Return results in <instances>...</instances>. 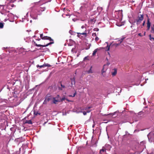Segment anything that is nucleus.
<instances>
[{
  "label": "nucleus",
  "mask_w": 154,
  "mask_h": 154,
  "mask_svg": "<svg viewBox=\"0 0 154 154\" xmlns=\"http://www.w3.org/2000/svg\"><path fill=\"white\" fill-rule=\"evenodd\" d=\"M45 10V7L42 8L40 6H35L34 7L31 11L30 16L34 19H37L38 15L41 14L42 11Z\"/></svg>",
  "instance_id": "f257e3e1"
},
{
  "label": "nucleus",
  "mask_w": 154,
  "mask_h": 154,
  "mask_svg": "<svg viewBox=\"0 0 154 154\" xmlns=\"http://www.w3.org/2000/svg\"><path fill=\"white\" fill-rule=\"evenodd\" d=\"M144 19V15L143 14H138L134 20L130 21V23L132 25H134L136 23L137 26H139Z\"/></svg>",
  "instance_id": "f03ea898"
},
{
  "label": "nucleus",
  "mask_w": 154,
  "mask_h": 154,
  "mask_svg": "<svg viewBox=\"0 0 154 154\" xmlns=\"http://www.w3.org/2000/svg\"><path fill=\"white\" fill-rule=\"evenodd\" d=\"M40 37L42 39L48 40L50 41H51V42L46 45H38L35 42H34L35 46L37 47H45L48 46V45H50L54 43L53 39H52L50 37H48L47 36H45L43 37V34H40Z\"/></svg>",
  "instance_id": "7ed1b4c3"
},
{
  "label": "nucleus",
  "mask_w": 154,
  "mask_h": 154,
  "mask_svg": "<svg viewBox=\"0 0 154 154\" xmlns=\"http://www.w3.org/2000/svg\"><path fill=\"white\" fill-rule=\"evenodd\" d=\"M15 0H11L7 5V8L9 9H11L12 8L15 7V5L13 3Z\"/></svg>",
  "instance_id": "20e7f679"
},
{
  "label": "nucleus",
  "mask_w": 154,
  "mask_h": 154,
  "mask_svg": "<svg viewBox=\"0 0 154 154\" xmlns=\"http://www.w3.org/2000/svg\"><path fill=\"white\" fill-rule=\"evenodd\" d=\"M60 97L59 95H57L55 97H53V103L54 104L57 103L58 102L60 101Z\"/></svg>",
  "instance_id": "39448f33"
},
{
  "label": "nucleus",
  "mask_w": 154,
  "mask_h": 154,
  "mask_svg": "<svg viewBox=\"0 0 154 154\" xmlns=\"http://www.w3.org/2000/svg\"><path fill=\"white\" fill-rule=\"evenodd\" d=\"M154 131L151 132L147 135V137L149 140L151 139H152L154 137Z\"/></svg>",
  "instance_id": "423d86ee"
},
{
  "label": "nucleus",
  "mask_w": 154,
  "mask_h": 154,
  "mask_svg": "<svg viewBox=\"0 0 154 154\" xmlns=\"http://www.w3.org/2000/svg\"><path fill=\"white\" fill-rule=\"evenodd\" d=\"M125 38V37L123 36L121 39H120L118 41L119 42V43L116 44V45H119L120 44H121L122 42L123 41V40Z\"/></svg>",
  "instance_id": "0eeeda50"
},
{
  "label": "nucleus",
  "mask_w": 154,
  "mask_h": 154,
  "mask_svg": "<svg viewBox=\"0 0 154 154\" xmlns=\"http://www.w3.org/2000/svg\"><path fill=\"white\" fill-rule=\"evenodd\" d=\"M150 20L149 18H148L147 20V26L150 27L151 25V23L150 21Z\"/></svg>",
  "instance_id": "6e6552de"
},
{
  "label": "nucleus",
  "mask_w": 154,
  "mask_h": 154,
  "mask_svg": "<svg viewBox=\"0 0 154 154\" xmlns=\"http://www.w3.org/2000/svg\"><path fill=\"white\" fill-rule=\"evenodd\" d=\"M145 20L143 21V22L142 23V25H140L139 26H138L137 28L138 29L139 27H140V26H141V28H142L143 26H144L145 25Z\"/></svg>",
  "instance_id": "1a4fd4ad"
},
{
  "label": "nucleus",
  "mask_w": 154,
  "mask_h": 154,
  "mask_svg": "<svg viewBox=\"0 0 154 154\" xmlns=\"http://www.w3.org/2000/svg\"><path fill=\"white\" fill-rule=\"evenodd\" d=\"M91 108V107L90 106L88 108H86L85 109V110H86V112L87 113H89L91 112V110H88V109H90Z\"/></svg>",
  "instance_id": "9d476101"
},
{
  "label": "nucleus",
  "mask_w": 154,
  "mask_h": 154,
  "mask_svg": "<svg viewBox=\"0 0 154 154\" xmlns=\"http://www.w3.org/2000/svg\"><path fill=\"white\" fill-rule=\"evenodd\" d=\"M117 73V69H114V71L112 72V75L113 76L115 75Z\"/></svg>",
  "instance_id": "9b49d317"
},
{
  "label": "nucleus",
  "mask_w": 154,
  "mask_h": 154,
  "mask_svg": "<svg viewBox=\"0 0 154 154\" xmlns=\"http://www.w3.org/2000/svg\"><path fill=\"white\" fill-rule=\"evenodd\" d=\"M26 123H27L29 124H32V121L31 120H27L25 122Z\"/></svg>",
  "instance_id": "f8f14e48"
},
{
  "label": "nucleus",
  "mask_w": 154,
  "mask_h": 154,
  "mask_svg": "<svg viewBox=\"0 0 154 154\" xmlns=\"http://www.w3.org/2000/svg\"><path fill=\"white\" fill-rule=\"evenodd\" d=\"M98 50V49L97 48L95 49L94 50V51H93V54H92V55L94 56L96 54V52H97V50Z\"/></svg>",
  "instance_id": "ddd939ff"
},
{
  "label": "nucleus",
  "mask_w": 154,
  "mask_h": 154,
  "mask_svg": "<svg viewBox=\"0 0 154 154\" xmlns=\"http://www.w3.org/2000/svg\"><path fill=\"white\" fill-rule=\"evenodd\" d=\"M65 99H66L67 101H69L67 99H66L65 96H64L61 99V98L60 99V101H62Z\"/></svg>",
  "instance_id": "4468645a"
},
{
  "label": "nucleus",
  "mask_w": 154,
  "mask_h": 154,
  "mask_svg": "<svg viewBox=\"0 0 154 154\" xmlns=\"http://www.w3.org/2000/svg\"><path fill=\"white\" fill-rule=\"evenodd\" d=\"M150 32L152 33H154V28L153 27H151Z\"/></svg>",
  "instance_id": "2eb2a0df"
},
{
  "label": "nucleus",
  "mask_w": 154,
  "mask_h": 154,
  "mask_svg": "<svg viewBox=\"0 0 154 154\" xmlns=\"http://www.w3.org/2000/svg\"><path fill=\"white\" fill-rule=\"evenodd\" d=\"M149 39L151 41H154V38L152 37H151V35H149Z\"/></svg>",
  "instance_id": "dca6fc26"
},
{
  "label": "nucleus",
  "mask_w": 154,
  "mask_h": 154,
  "mask_svg": "<svg viewBox=\"0 0 154 154\" xmlns=\"http://www.w3.org/2000/svg\"><path fill=\"white\" fill-rule=\"evenodd\" d=\"M45 65H44V64L43 65H40H40H38L37 66V68H38V67L42 68V67H45Z\"/></svg>",
  "instance_id": "f3484780"
},
{
  "label": "nucleus",
  "mask_w": 154,
  "mask_h": 154,
  "mask_svg": "<svg viewBox=\"0 0 154 154\" xmlns=\"http://www.w3.org/2000/svg\"><path fill=\"white\" fill-rule=\"evenodd\" d=\"M4 26V23L1 22L0 23V28H2Z\"/></svg>",
  "instance_id": "a211bd4d"
},
{
  "label": "nucleus",
  "mask_w": 154,
  "mask_h": 154,
  "mask_svg": "<svg viewBox=\"0 0 154 154\" xmlns=\"http://www.w3.org/2000/svg\"><path fill=\"white\" fill-rule=\"evenodd\" d=\"M79 34H80L81 35H85V37H86L87 35V33H86V32H83V33H79Z\"/></svg>",
  "instance_id": "6ab92c4d"
},
{
  "label": "nucleus",
  "mask_w": 154,
  "mask_h": 154,
  "mask_svg": "<svg viewBox=\"0 0 154 154\" xmlns=\"http://www.w3.org/2000/svg\"><path fill=\"white\" fill-rule=\"evenodd\" d=\"M106 43L107 45V46H106V48H107V51H109V45H108V42H106Z\"/></svg>",
  "instance_id": "aec40b11"
},
{
  "label": "nucleus",
  "mask_w": 154,
  "mask_h": 154,
  "mask_svg": "<svg viewBox=\"0 0 154 154\" xmlns=\"http://www.w3.org/2000/svg\"><path fill=\"white\" fill-rule=\"evenodd\" d=\"M76 92L75 91V93H74L73 94V95H69V97H74L75 96V95L76 94Z\"/></svg>",
  "instance_id": "412c9836"
},
{
  "label": "nucleus",
  "mask_w": 154,
  "mask_h": 154,
  "mask_svg": "<svg viewBox=\"0 0 154 154\" xmlns=\"http://www.w3.org/2000/svg\"><path fill=\"white\" fill-rule=\"evenodd\" d=\"M81 28H82V29H84V28H85V32H86V28L85 26H84V25H83V26H82V27H81Z\"/></svg>",
  "instance_id": "4be33fe9"
},
{
  "label": "nucleus",
  "mask_w": 154,
  "mask_h": 154,
  "mask_svg": "<svg viewBox=\"0 0 154 154\" xmlns=\"http://www.w3.org/2000/svg\"><path fill=\"white\" fill-rule=\"evenodd\" d=\"M106 150L105 149H102L100 150V153H101L102 152H104L105 151H106Z\"/></svg>",
  "instance_id": "5701e85b"
},
{
  "label": "nucleus",
  "mask_w": 154,
  "mask_h": 154,
  "mask_svg": "<svg viewBox=\"0 0 154 154\" xmlns=\"http://www.w3.org/2000/svg\"><path fill=\"white\" fill-rule=\"evenodd\" d=\"M87 5H85V8H87L88 7H90V4L89 2H88L87 3Z\"/></svg>",
  "instance_id": "b1692460"
},
{
  "label": "nucleus",
  "mask_w": 154,
  "mask_h": 154,
  "mask_svg": "<svg viewBox=\"0 0 154 154\" xmlns=\"http://www.w3.org/2000/svg\"><path fill=\"white\" fill-rule=\"evenodd\" d=\"M92 36L93 37H97V35L95 33H93L92 34Z\"/></svg>",
  "instance_id": "393cba45"
},
{
  "label": "nucleus",
  "mask_w": 154,
  "mask_h": 154,
  "mask_svg": "<svg viewBox=\"0 0 154 154\" xmlns=\"http://www.w3.org/2000/svg\"><path fill=\"white\" fill-rule=\"evenodd\" d=\"M45 65V66H48V67H50V65L48 64H44Z\"/></svg>",
  "instance_id": "a878e982"
},
{
  "label": "nucleus",
  "mask_w": 154,
  "mask_h": 154,
  "mask_svg": "<svg viewBox=\"0 0 154 154\" xmlns=\"http://www.w3.org/2000/svg\"><path fill=\"white\" fill-rule=\"evenodd\" d=\"M45 100H46L48 102L50 100V98H49L48 97V98H46L45 99Z\"/></svg>",
  "instance_id": "bb28decb"
},
{
  "label": "nucleus",
  "mask_w": 154,
  "mask_h": 154,
  "mask_svg": "<svg viewBox=\"0 0 154 154\" xmlns=\"http://www.w3.org/2000/svg\"><path fill=\"white\" fill-rule=\"evenodd\" d=\"M10 130L11 131H15V129L14 128L12 127L10 128Z\"/></svg>",
  "instance_id": "cd10ccee"
},
{
  "label": "nucleus",
  "mask_w": 154,
  "mask_h": 154,
  "mask_svg": "<svg viewBox=\"0 0 154 154\" xmlns=\"http://www.w3.org/2000/svg\"><path fill=\"white\" fill-rule=\"evenodd\" d=\"M99 38L97 37H96L95 38V41H97L99 40Z\"/></svg>",
  "instance_id": "c85d7f7f"
},
{
  "label": "nucleus",
  "mask_w": 154,
  "mask_h": 154,
  "mask_svg": "<svg viewBox=\"0 0 154 154\" xmlns=\"http://www.w3.org/2000/svg\"><path fill=\"white\" fill-rule=\"evenodd\" d=\"M47 102L46 101V100H44V101L43 103V104H47Z\"/></svg>",
  "instance_id": "c756f323"
},
{
  "label": "nucleus",
  "mask_w": 154,
  "mask_h": 154,
  "mask_svg": "<svg viewBox=\"0 0 154 154\" xmlns=\"http://www.w3.org/2000/svg\"><path fill=\"white\" fill-rule=\"evenodd\" d=\"M87 113V112H85V111H83V115H85Z\"/></svg>",
  "instance_id": "7c9ffc66"
},
{
  "label": "nucleus",
  "mask_w": 154,
  "mask_h": 154,
  "mask_svg": "<svg viewBox=\"0 0 154 154\" xmlns=\"http://www.w3.org/2000/svg\"><path fill=\"white\" fill-rule=\"evenodd\" d=\"M94 30L97 31L99 30V29L98 28H94Z\"/></svg>",
  "instance_id": "2f4dec72"
},
{
  "label": "nucleus",
  "mask_w": 154,
  "mask_h": 154,
  "mask_svg": "<svg viewBox=\"0 0 154 154\" xmlns=\"http://www.w3.org/2000/svg\"><path fill=\"white\" fill-rule=\"evenodd\" d=\"M150 26H147V31H148V30H149L150 29Z\"/></svg>",
  "instance_id": "473e14b6"
},
{
  "label": "nucleus",
  "mask_w": 154,
  "mask_h": 154,
  "mask_svg": "<svg viewBox=\"0 0 154 154\" xmlns=\"http://www.w3.org/2000/svg\"><path fill=\"white\" fill-rule=\"evenodd\" d=\"M79 33H78L77 34H78V35H77V36L79 37H80V36L81 35H80V34H79Z\"/></svg>",
  "instance_id": "72a5a7b5"
},
{
  "label": "nucleus",
  "mask_w": 154,
  "mask_h": 154,
  "mask_svg": "<svg viewBox=\"0 0 154 154\" xmlns=\"http://www.w3.org/2000/svg\"><path fill=\"white\" fill-rule=\"evenodd\" d=\"M138 35L140 36H143V35H142L141 34V33H139L138 34Z\"/></svg>",
  "instance_id": "f704fd0d"
},
{
  "label": "nucleus",
  "mask_w": 154,
  "mask_h": 154,
  "mask_svg": "<svg viewBox=\"0 0 154 154\" xmlns=\"http://www.w3.org/2000/svg\"><path fill=\"white\" fill-rule=\"evenodd\" d=\"M61 86L63 88H64L65 87L64 85H62V84H61Z\"/></svg>",
  "instance_id": "c9c22d12"
},
{
  "label": "nucleus",
  "mask_w": 154,
  "mask_h": 154,
  "mask_svg": "<svg viewBox=\"0 0 154 154\" xmlns=\"http://www.w3.org/2000/svg\"><path fill=\"white\" fill-rule=\"evenodd\" d=\"M104 66H105V65L104 66L103 69H102V72H105V71L104 70Z\"/></svg>",
  "instance_id": "e433bc0d"
},
{
  "label": "nucleus",
  "mask_w": 154,
  "mask_h": 154,
  "mask_svg": "<svg viewBox=\"0 0 154 154\" xmlns=\"http://www.w3.org/2000/svg\"><path fill=\"white\" fill-rule=\"evenodd\" d=\"M8 48V47H6V48H5V47H3L2 48V49L3 50H4L5 49V48Z\"/></svg>",
  "instance_id": "4c0bfd02"
},
{
  "label": "nucleus",
  "mask_w": 154,
  "mask_h": 154,
  "mask_svg": "<svg viewBox=\"0 0 154 154\" xmlns=\"http://www.w3.org/2000/svg\"><path fill=\"white\" fill-rule=\"evenodd\" d=\"M34 114L35 115H37L38 114V112H37L36 113L35 112H34Z\"/></svg>",
  "instance_id": "58836bf2"
},
{
  "label": "nucleus",
  "mask_w": 154,
  "mask_h": 154,
  "mask_svg": "<svg viewBox=\"0 0 154 154\" xmlns=\"http://www.w3.org/2000/svg\"><path fill=\"white\" fill-rule=\"evenodd\" d=\"M141 113H142V112H138V115H141Z\"/></svg>",
  "instance_id": "ea45409f"
},
{
  "label": "nucleus",
  "mask_w": 154,
  "mask_h": 154,
  "mask_svg": "<svg viewBox=\"0 0 154 154\" xmlns=\"http://www.w3.org/2000/svg\"><path fill=\"white\" fill-rule=\"evenodd\" d=\"M84 26H85L86 28L87 27H88V25L86 24H85Z\"/></svg>",
  "instance_id": "a19ab883"
},
{
  "label": "nucleus",
  "mask_w": 154,
  "mask_h": 154,
  "mask_svg": "<svg viewBox=\"0 0 154 154\" xmlns=\"http://www.w3.org/2000/svg\"><path fill=\"white\" fill-rule=\"evenodd\" d=\"M16 0H15V1H16ZM23 0H18L17 1V2H19L20 1H22Z\"/></svg>",
  "instance_id": "79ce46f5"
},
{
  "label": "nucleus",
  "mask_w": 154,
  "mask_h": 154,
  "mask_svg": "<svg viewBox=\"0 0 154 154\" xmlns=\"http://www.w3.org/2000/svg\"><path fill=\"white\" fill-rule=\"evenodd\" d=\"M146 35V32H144V34H143V35Z\"/></svg>",
  "instance_id": "37998d69"
},
{
  "label": "nucleus",
  "mask_w": 154,
  "mask_h": 154,
  "mask_svg": "<svg viewBox=\"0 0 154 154\" xmlns=\"http://www.w3.org/2000/svg\"><path fill=\"white\" fill-rule=\"evenodd\" d=\"M70 41H71V42H72V43L74 42L72 40H71Z\"/></svg>",
  "instance_id": "c03bdc74"
},
{
  "label": "nucleus",
  "mask_w": 154,
  "mask_h": 154,
  "mask_svg": "<svg viewBox=\"0 0 154 154\" xmlns=\"http://www.w3.org/2000/svg\"><path fill=\"white\" fill-rule=\"evenodd\" d=\"M59 88V89H60V90H62V88Z\"/></svg>",
  "instance_id": "a18cd8bd"
},
{
  "label": "nucleus",
  "mask_w": 154,
  "mask_h": 154,
  "mask_svg": "<svg viewBox=\"0 0 154 154\" xmlns=\"http://www.w3.org/2000/svg\"><path fill=\"white\" fill-rule=\"evenodd\" d=\"M0 58L1 59H2V56H1V55H0Z\"/></svg>",
  "instance_id": "49530a36"
},
{
  "label": "nucleus",
  "mask_w": 154,
  "mask_h": 154,
  "mask_svg": "<svg viewBox=\"0 0 154 154\" xmlns=\"http://www.w3.org/2000/svg\"><path fill=\"white\" fill-rule=\"evenodd\" d=\"M66 10L67 11H69V9H66Z\"/></svg>",
  "instance_id": "de8ad7c7"
},
{
  "label": "nucleus",
  "mask_w": 154,
  "mask_h": 154,
  "mask_svg": "<svg viewBox=\"0 0 154 154\" xmlns=\"http://www.w3.org/2000/svg\"><path fill=\"white\" fill-rule=\"evenodd\" d=\"M151 27H153V28H154V24H153V26Z\"/></svg>",
  "instance_id": "09e8293b"
},
{
  "label": "nucleus",
  "mask_w": 154,
  "mask_h": 154,
  "mask_svg": "<svg viewBox=\"0 0 154 154\" xmlns=\"http://www.w3.org/2000/svg\"><path fill=\"white\" fill-rule=\"evenodd\" d=\"M86 57H85L84 58V59H86Z\"/></svg>",
  "instance_id": "8fccbe9b"
},
{
  "label": "nucleus",
  "mask_w": 154,
  "mask_h": 154,
  "mask_svg": "<svg viewBox=\"0 0 154 154\" xmlns=\"http://www.w3.org/2000/svg\"><path fill=\"white\" fill-rule=\"evenodd\" d=\"M40 39H39L38 40V41H39Z\"/></svg>",
  "instance_id": "3c124183"
},
{
  "label": "nucleus",
  "mask_w": 154,
  "mask_h": 154,
  "mask_svg": "<svg viewBox=\"0 0 154 154\" xmlns=\"http://www.w3.org/2000/svg\"><path fill=\"white\" fill-rule=\"evenodd\" d=\"M148 80V79H146V80Z\"/></svg>",
  "instance_id": "603ef678"
},
{
  "label": "nucleus",
  "mask_w": 154,
  "mask_h": 154,
  "mask_svg": "<svg viewBox=\"0 0 154 154\" xmlns=\"http://www.w3.org/2000/svg\"><path fill=\"white\" fill-rule=\"evenodd\" d=\"M64 10H65V8H64Z\"/></svg>",
  "instance_id": "864d4df0"
},
{
  "label": "nucleus",
  "mask_w": 154,
  "mask_h": 154,
  "mask_svg": "<svg viewBox=\"0 0 154 154\" xmlns=\"http://www.w3.org/2000/svg\"><path fill=\"white\" fill-rule=\"evenodd\" d=\"M92 127H94V125H93V126H92Z\"/></svg>",
  "instance_id": "5fc2aeb1"
},
{
  "label": "nucleus",
  "mask_w": 154,
  "mask_h": 154,
  "mask_svg": "<svg viewBox=\"0 0 154 154\" xmlns=\"http://www.w3.org/2000/svg\"><path fill=\"white\" fill-rule=\"evenodd\" d=\"M30 22H32V20H31L30 21Z\"/></svg>",
  "instance_id": "6e6d98bb"
},
{
  "label": "nucleus",
  "mask_w": 154,
  "mask_h": 154,
  "mask_svg": "<svg viewBox=\"0 0 154 154\" xmlns=\"http://www.w3.org/2000/svg\"><path fill=\"white\" fill-rule=\"evenodd\" d=\"M132 27V25L131 26V27Z\"/></svg>",
  "instance_id": "4d7b16f0"
}]
</instances>
